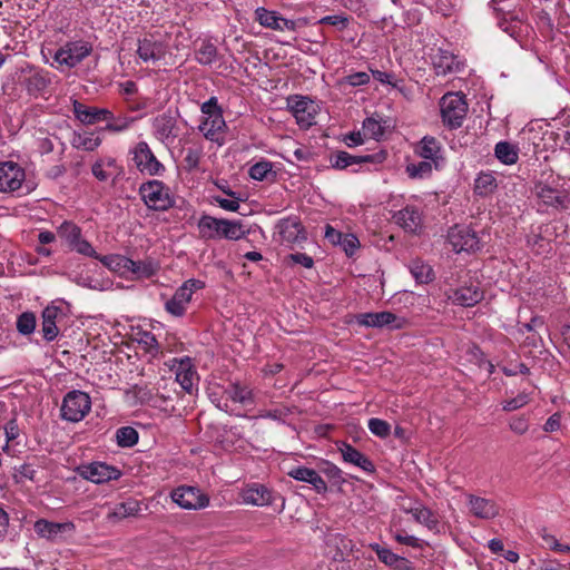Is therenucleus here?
<instances>
[{
	"instance_id": "nucleus-60",
	"label": "nucleus",
	"mask_w": 570,
	"mask_h": 570,
	"mask_svg": "<svg viewBox=\"0 0 570 570\" xmlns=\"http://www.w3.org/2000/svg\"><path fill=\"white\" fill-rule=\"evenodd\" d=\"M202 112L208 116L215 115V112H223L218 106L217 98L210 97L207 101L202 105Z\"/></svg>"
},
{
	"instance_id": "nucleus-9",
	"label": "nucleus",
	"mask_w": 570,
	"mask_h": 570,
	"mask_svg": "<svg viewBox=\"0 0 570 570\" xmlns=\"http://www.w3.org/2000/svg\"><path fill=\"white\" fill-rule=\"evenodd\" d=\"M77 470L83 479L94 483H104L117 480L121 474L115 466L102 462H92L90 464L80 465Z\"/></svg>"
},
{
	"instance_id": "nucleus-62",
	"label": "nucleus",
	"mask_w": 570,
	"mask_h": 570,
	"mask_svg": "<svg viewBox=\"0 0 570 570\" xmlns=\"http://www.w3.org/2000/svg\"><path fill=\"white\" fill-rule=\"evenodd\" d=\"M343 233L336 230L331 225H326L325 227V238L333 245H340L342 239L344 238Z\"/></svg>"
},
{
	"instance_id": "nucleus-40",
	"label": "nucleus",
	"mask_w": 570,
	"mask_h": 570,
	"mask_svg": "<svg viewBox=\"0 0 570 570\" xmlns=\"http://www.w3.org/2000/svg\"><path fill=\"white\" fill-rule=\"evenodd\" d=\"M117 443L121 448H130L138 442V432L131 426H122L116 433Z\"/></svg>"
},
{
	"instance_id": "nucleus-20",
	"label": "nucleus",
	"mask_w": 570,
	"mask_h": 570,
	"mask_svg": "<svg viewBox=\"0 0 570 570\" xmlns=\"http://www.w3.org/2000/svg\"><path fill=\"white\" fill-rule=\"evenodd\" d=\"M340 451L345 462L358 466L365 472H375L374 463L366 455H364L362 452H360L351 444L343 443L342 446L340 448Z\"/></svg>"
},
{
	"instance_id": "nucleus-43",
	"label": "nucleus",
	"mask_w": 570,
	"mask_h": 570,
	"mask_svg": "<svg viewBox=\"0 0 570 570\" xmlns=\"http://www.w3.org/2000/svg\"><path fill=\"white\" fill-rule=\"evenodd\" d=\"M386 151L380 150L375 154L354 156L350 154V160L352 165H361V164H382L386 159Z\"/></svg>"
},
{
	"instance_id": "nucleus-31",
	"label": "nucleus",
	"mask_w": 570,
	"mask_h": 570,
	"mask_svg": "<svg viewBox=\"0 0 570 570\" xmlns=\"http://www.w3.org/2000/svg\"><path fill=\"white\" fill-rule=\"evenodd\" d=\"M403 510L406 513H411L419 523L424 524L430 530L436 529L438 519L429 508L419 504L417 507L403 508Z\"/></svg>"
},
{
	"instance_id": "nucleus-10",
	"label": "nucleus",
	"mask_w": 570,
	"mask_h": 570,
	"mask_svg": "<svg viewBox=\"0 0 570 570\" xmlns=\"http://www.w3.org/2000/svg\"><path fill=\"white\" fill-rule=\"evenodd\" d=\"M449 242L456 252L479 249L480 240L476 233L468 226H454L449 230Z\"/></svg>"
},
{
	"instance_id": "nucleus-12",
	"label": "nucleus",
	"mask_w": 570,
	"mask_h": 570,
	"mask_svg": "<svg viewBox=\"0 0 570 570\" xmlns=\"http://www.w3.org/2000/svg\"><path fill=\"white\" fill-rule=\"evenodd\" d=\"M256 20L266 28L274 30H295L297 22L294 20L285 19L277 14L276 11H269L265 8H257L255 11Z\"/></svg>"
},
{
	"instance_id": "nucleus-6",
	"label": "nucleus",
	"mask_w": 570,
	"mask_h": 570,
	"mask_svg": "<svg viewBox=\"0 0 570 570\" xmlns=\"http://www.w3.org/2000/svg\"><path fill=\"white\" fill-rule=\"evenodd\" d=\"M91 51V45L86 41L68 42L56 52L55 60L60 65L75 67L88 57Z\"/></svg>"
},
{
	"instance_id": "nucleus-3",
	"label": "nucleus",
	"mask_w": 570,
	"mask_h": 570,
	"mask_svg": "<svg viewBox=\"0 0 570 570\" xmlns=\"http://www.w3.org/2000/svg\"><path fill=\"white\" fill-rule=\"evenodd\" d=\"M91 409L89 395L81 391H71L63 397L61 417L69 422L81 421Z\"/></svg>"
},
{
	"instance_id": "nucleus-32",
	"label": "nucleus",
	"mask_w": 570,
	"mask_h": 570,
	"mask_svg": "<svg viewBox=\"0 0 570 570\" xmlns=\"http://www.w3.org/2000/svg\"><path fill=\"white\" fill-rule=\"evenodd\" d=\"M410 272L419 284H428L434 279L432 267L419 258L411 262Z\"/></svg>"
},
{
	"instance_id": "nucleus-28",
	"label": "nucleus",
	"mask_w": 570,
	"mask_h": 570,
	"mask_svg": "<svg viewBox=\"0 0 570 570\" xmlns=\"http://www.w3.org/2000/svg\"><path fill=\"white\" fill-rule=\"evenodd\" d=\"M460 62L456 57L449 51H441L433 61L436 75H448L459 70Z\"/></svg>"
},
{
	"instance_id": "nucleus-29",
	"label": "nucleus",
	"mask_w": 570,
	"mask_h": 570,
	"mask_svg": "<svg viewBox=\"0 0 570 570\" xmlns=\"http://www.w3.org/2000/svg\"><path fill=\"white\" fill-rule=\"evenodd\" d=\"M140 510V501L129 499L125 502L118 503L107 518L108 520H121L128 517H136Z\"/></svg>"
},
{
	"instance_id": "nucleus-22",
	"label": "nucleus",
	"mask_w": 570,
	"mask_h": 570,
	"mask_svg": "<svg viewBox=\"0 0 570 570\" xmlns=\"http://www.w3.org/2000/svg\"><path fill=\"white\" fill-rule=\"evenodd\" d=\"M292 112L296 118L297 122L303 127H309L313 125V114L311 112L312 101L304 97H294L288 100Z\"/></svg>"
},
{
	"instance_id": "nucleus-1",
	"label": "nucleus",
	"mask_w": 570,
	"mask_h": 570,
	"mask_svg": "<svg viewBox=\"0 0 570 570\" xmlns=\"http://www.w3.org/2000/svg\"><path fill=\"white\" fill-rule=\"evenodd\" d=\"M199 236L203 239L225 238L238 240L248 233L238 220H228L215 218L209 215H203L198 220Z\"/></svg>"
},
{
	"instance_id": "nucleus-37",
	"label": "nucleus",
	"mask_w": 570,
	"mask_h": 570,
	"mask_svg": "<svg viewBox=\"0 0 570 570\" xmlns=\"http://www.w3.org/2000/svg\"><path fill=\"white\" fill-rule=\"evenodd\" d=\"M72 110L76 118L80 120L82 124L92 125L99 122V117H97L96 107H87L78 100H73Z\"/></svg>"
},
{
	"instance_id": "nucleus-51",
	"label": "nucleus",
	"mask_w": 570,
	"mask_h": 570,
	"mask_svg": "<svg viewBox=\"0 0 570 570\" xmlns=\"http://www.w3.org/2000/svg\"><path fill=\"white\" fill-rule=\"evenodd\" d=\"M529 402H530L529 394L522 392V393L518 394L515 397L505 401L503 404V410L508 411V412L514 411V410H518V409L522 407L523 405L528 404Z\"/></svg>"
},
{
	"instance_id": "nucleus-25",
	"label": "nucleus",
	"mask_w": 570,
	"mask_h": 570,
	"mask_svg": "<svg viewBox=\"0 0 570 570\" xmlns=\"http://www.w3.org/2000/svg\"><path fill=\"white\" fill-rule=\"evenodd\" d=\"M60 313H61V308L58 306H53V305L47 306L42 311V315H41L42 328H41V331H42L43 338L48 342L53 341L59 334V330L57 327L56 320Z\"/></svg>"
},
{
	"instance_id": "nucleus-63",
	"label": "nucleus",
	"mask_w": 570,
	"mask_h": 570,
	"mask_svg": "<svg viewBox=\"0 0 570 570\" xmlns=\"http://www.w3.org/2000/svg\"><path fill=\"white\" fill-rule=\"evenodd\" d=\"M528 421L522 416L512 417L510 421V429L518 434L525 433L528 431Z\"/></svg>"
},
{
	"instance_id": "nucleus-21",
	"label": "nucleus",
	"mask_w": 570,
	"mask_h": 570,
	"mask_svg": "<svg viewBox=\"0 0 570 570\" xmlns=\"http://www.w3.org/2000/svg\"><path fill=\"white\" fill-rule=\"evenodd\" d=\"M287 474L297 481L312 484L317 493H325L327 491L326 482L318 474V472L313 469L306 466H297L292 469Z\"/></svg>"
},
{
	"instance_id": "nucleus-8",
	"label": "nucleus",
	"mask_w": 570,
	"mask_h": 570,
	"mask_svg": "<svg viewBox=\"0 0 570 570\" xmlns=\"http://www.w3.org/2000/svg\"><path fill=\"white\" fill-rule=\"evenodd\" d=\"M134 161L141 173H147L150 176L160 175L165 170L164 165L155 157L145 141L138 142L135 147Z\"/></svg>"
},
{
	"instance_id": "nucleus-13",
	"label": "nucleus",
	"mask_w": 570,
	"mask_h": 570,
	"mask_svg": "<svg viewBox=\"0 0 570 570\" xmlns=\"http://www.w3.org/2000/svg\"><path fill=\"white\" fill-rule=\"evenodd\" d=\"M356 322L360 325H364L367 327H377L382 328L384 326H389L391 328H399L400 324H394L397 321V316L387 311L377 312V313H361L355 316Z\"/></svg>"
},
{
	"instance_id": "nucleus-24",
	"label": "nucleus",
	"mask_w": 570,
	"mask_h": 570,
	"mask_svg": "<svg viewBox=\"0 0 570 570\" xmlns=\"http://www.w3.org/2000/svg\"><path fill=\"white\" fill-rule=\"evenodd\" d=\"M452 301L461 306H473L483 299V292L478 285L462 286L450 296Z\"/></svg>"
},
{
	"instance_id": "nucleus-15",
	"label": "nucleus",
	"mask_w": 570,
	"mask_h": 570,
	"mask_svg": "<svg viewBox=\"0 0 570 570\" xmlns=\"http://www.w3.org/2000/svg\"><path fill=\"white\" fill-rule=\"evenodd\" d=\"M277 227L283 242L288 244H299L306 239V232L297 219H283L278 223Z\"/></svg>"
},
{
	"instance_id": "nucleus-19",
	"label": "nucleus",
	"mask_w": 570,
	"mask_h": 570,
	"mask_svg": "<svg viewBox=\"0 0 570 570\" xmlns=\"http://www.w3.org/2000/svg\"><path fill=\"white\" fill-rule=\"evenodd\" d=\"M226 128V122L223 112H215V115L206 117L198 129L206 139L220 144V134Z\"/></svg>"
},
{
	"instance_id": "nucleus-50",
	"label": "nucleus",
	"mask_w": 570,
	"mask_h": 570,
	"mask_svg": "<svg viewBox=\"0 0 570 570\" xmlns=\"http://www.w3.org/2000/svg\"><path fill=\"white\" fill-rule=\"evenodd\" d=\"M318 23L335 27L337 30H344L348 24V18L343 14L326 16L320 19Z\"/></svg>"
},
{
	"instance_id": "nucleus-27",
	"label": "nucleus",
	"mask_w": 570,
	"mask_h": 570,
	"mask_svg": "<svg viewBox=\"0 0 570 570\" xmlns=\"http://www.w3.org/2000/svg\"><path fill=\"white\" fill-rule=\"evenodd\" d=\"M186 286H180L173 297L166 303V311L174 316H183L186 312V305L190 302L191 296Z\"/></svg>"
},
{
	"instance_id": "nucleus-58",
	"label": "nucleus",
	"mask_w": 570,
	"mask_h": 570,
	"mask_svg": "<svg viewBox=\"0 0 570 570\" xmlns=\"http://www.w3.org/2000/svg\"><path fill=\"white\" fill-rule=\"evenodd\" d=\"M370 81V76L366 72L360 71L345 77V82L356 87L361 85H365Z\"/></svg>"
},
{
	"instance_id": "nucleus-64",
	"label": "nucleus",
	"mask_w": 570,
	"mask_h": 570,
	"mask_svg": "<svg viewBox=\"0 0 570 570\" xmlns=\"http://www.w3.org/2000/svg\"><path fill=\"white\" fill-rule=\"evenodd\" d=\"M374 79L382 83H387L396 87V82L393 81L394 75L385 71L374 70L372 71Z\"/></svg>"
},
{
	"instance_id": "nucleus-52",
	"label": "nucleus",
	"mask_w": 570,
	"mask_h": 570,
	"mask_svg": "<svg viewBox=\"0 0 570 570\" xmlns=\"http://www.w3.org/2000/svg\"><path fill=\"white\" fill-rule=\"evenodd\" d=\"M363 129L371 136V138L376 140H379L384 132L380 122L373 118H366L363 121Z\"/></svg>"
},
{
	"instance_id": "nucleus-7",
	"label": "nucleus",
	"mask_w": 570,
	"mask_h": 570,
	"mask_svg": "<svg viewBox=\"0 0 570 570\" xmlns=\"http://www.w3.org/2000/svg\"><path fill=\"white\" fill-rule=\"evenodd\" d=\"M33 528L39 537L52 542L65 539V535H71L76 530V525L71 521L59 523L46 519L37 520Z\"/></svg>"
},
{
	"instance_id": "nucleus-17",
	"label": "nucleus",
	"mask_w": 570,
	"mask_h": 570,
	"mask_svg": "<svg viewBox=\"0 0 570 570\" xmlns=\"http://www.w3.org/2000/svg\"><path fill=\"white\" fill-rule=\"evenodd\" d=\"M137 53L144 61L160 60L166 56V46L153 37H146L138 40Z\"/></svg>"
},
{
	"instance_id": "nucleus-39",
	"label": "nucleus",
	"mask_w": 570,
	"mask_h": 570,
	"mask_svg": "<svg viewBox=\"0 0 570 570\" xmlns=\"http://www.w3.org/2000/svg\"><path fill=\"white\" fill-rule=\"evenodd\" d=\"M196 60L202 65H210L217 58V48L209 41H204L200 48L195 52Z\"/></svg>"
},
{
	"instance_id": "nucleus-26",
	"label": "nucleus",
	"mask_w": 570,
	"mask_h": 570,
	"mask_svg": "<svg viewBox=\"0 0 570 570\" xmlns=\"http://www.w3.org/2000/svg\"><path fill=\"white\" fill-rule=\"evenodd\" d=\"M117 265L131 272L138 278H148L155 274V267L150 262L132 261L127 257L117 256Z\"/></svg>"
},
{
	"instance_id": "nucleus-44",
	"label": "nucleus",
	"mask_w": 570,
	"mask_h": 570,
	"mask_svg": "<svg viewBox=\"0 0 570 570\" xmlns=\"http://www.w3.org/2000/svg\"><path fill=\"white\" fill-rule=\"evenodd\" d=\"M321 472L324 473L328 478V480L336 485H340L345 482L342 470L328 461H324L322 463Z\"/></svg>"
},
{
	"instance_id": "nucleus-42",
	"label": "nucleus",
	"mask_w": 570,
	"mask_h": 570,
	"mask_svg": "<svg viewBox=\"0 0 570 570\" xmlns=\"http://www.w3.org/2000/svg\"><path fill=\"white\" fill-rule=\"evenodd\" d=\"M495 187V178L491 174H480L475 179L474 190L478 195H488L492 193Z\"/></svg>"
},
{
	"instance_id": "nucleus-33",
	"label": "nucleus",
	"mask_w": 570,
	"mask_h": 570,
	"mask_svg": "<svg viewBox=\"0 0 570 570\" xmlns=\"http://www.w3.org/2000/svg\"><path fill=\"white\" fill-rule=\"evenodd\" d=\"M535 194L546 205L552 207H559L563 205V197L554 188L549 187L544 184H538L535 186Z\"/></svg>"
},
{
	"instance_id": "nucleus-61",
	"label": "nucleus",
	"mask_w": 570,
	"mask_h": 570,
	"mask_svg": "<svg viewBox=\"0 0 570 570\" xmlns=\"http://www.w3.org/2000/svg\"><path fill=\"white\" fill-rule=\"evenodd\" d=\"M214 200L219 205L220 208L229 212H237L239 208L238 198L226 199L220 196L214 197Z\"/></svg>"
},
{
	"instance_id": "nucleus-46",
	"label": "nucleus",
	"mask_w": 570,
	"mask_h": 570,
	"mask_svg": "<svg viewBox=\"0 0 570 570\" xmlns=\"http://www.w3.org/2000/svg\"><path fill=\"white\" fill-rule=\"evenodd\" d=\"M432 161H420L419 164H410L406 173L411 178H423L432 173Z\"/></svg>"
},
{
	"instance_id": "nucleus-36",
	"label": "nucleus",
	"mask_w": 570,
	"mask_h": 570,
	"mask_svg": "<svg viewBox=\"0 0 570 570\" xmlns=\"http://www.w3.org/2000/svg\"><path fill=\"white\" fill-rule=\"evenodd\" d=\"M225 393L227 394L228 399L243 405L253 403L252 391L247 386L239 383L230 384L229 387L225 390Z\"/></svg>"
},
{
	"instance_id": "nucleus-57",
	"label": "nucleus",
	"mask_w": 570,
	"mask_h": 570,
	"mask_svg": "<svg viewBox=\"0 0 570 570\" xmlns=\"http://www.w3.org/2000/svg\"><path fill=\"white\" fill-rule=\"evenodd\" d=\"M394 539L401 544L410 546L413 548L421 547L420 539L415 538L414 535H409L404 531L396 532Z\"/></svg>"
},
{
	"instance_id": "nucleus-18",
	"label": "nucleus",
	"mask_w": 570,
	"mask_h": 570,
	"mask_svg": "<svg viewBox=\"0 0 570 570\" xmlns=\"http://www.w3.org/2000/svg\"><path fill=\"white\" fill-rule=\"evenodd\" d=\"M416 153L422 158L431 160L436 169L444 160L442 157V147L440 141L431 136H425L422 138L419 146L416 147Z\"/></svg>"
},
{
	"instance_id": "nucleus-59",
	"label": "nucleus",
	"mask_w": 570,
	"mask_h": 570,
	"mask_svg": "<svg viewBox=\"0 0 570 570\" xmlns=\"http://www.w3.org/2000/svg\"><path fill=\"white\" fill-rule=\"evenodd\" d=\"M288 259L295 264H301L306 268H312L314 265L313 258L305 253L291 254L288 255Z\"/></svg>"
},
{
	"instance_id": "nucleus-16",
	"label": "nucleus",
	"mask_w": 570,
	"mask_h": 570,
	"mask_svg": "<svg viewBox=\"0 0 570 570\" xmlns=\"http://www.w3.org/2000/svg\"><path fill=\"white\" fill-rule=\"evenodd\" d=\"M243 501L247 504L264 507L274 502L273 492L263 484L254 483L242 492Z\"/></svg>"
},
{
	"instance_id": "nucleus-55",
	"label": "nucleus",
	"mask_w": 570,
	"mask_h": 570,
	"mask_svg": "<svg viewBox=\"0 0 570 570\" xmlns=\"http://www.w3.org/2000/svg\"><path fill=\"white\" fill-rule=\"evenodd\" d=\"M99 144L100 139L92 136H78L77 140H75V146L85 150H94L99 146Z\"/></svg>"
},
{
	"instance_id": "nucleus-14",
	"label": "nucleus",
	"mask_w": 570,
	"mask_h": 570,
	"mask_svg": "<svg viewBox=\"0 0 570 570\" xmlns=\"http://www.w3.org/2000/svg\"><path fill=\"white\" fill-rule=\"evenodd\" d=\"M468 500L470 512L479 519H493L500 513V507L493 500L474 494H469Z\"/></svg>"
},
{
	"instance_id": "nucleus-41",
	"label": "nucleus",
	"mask_w": 570,
	"mask_h": 570,
	"mask_svg": "<svg viewBox=\"0 0 570 570\" xmlns=\"http://www.w3.org/2000/svg\"><path fill=\"white\" fill-rule=\"evenodd\" d=\"M36 315L32 312H23L18 316L17 330L22 335H30L36 328Z\"/></svg>"
},
{
	"instance_id": "nucleus-54",
	"label": "nucleus",
	"mask_w": 570,
	"mask_h": 570,
	"mask_svg": "<svg viewBox=\"0 0 570 570\" xmlns=\"http://www.w3.org/2000/svg\"><path fill=\"white\" fill-rule=\"evenodd\" d=\"M200 160V151L194 148H188L184 158L185 168L191 171L198 167Z\"/></svg>"
},
{
	"instance_id": "nucleus-45",
	"label": "nucleus",
	"mask_w": 570,
	"mask_h": 570,
	"mask_svg": "<svg viewBox=\"0 0 570 570\" xmlns=\"http://www.w3.org/2000/svg\"><path fill=\"white\" fill-rule=\"evenodd\" d=\"M371 548L375 551L379 560L391 568L394 567V564L399 561L401 557L392 552L390 549L384 548L377 543L371 544Z\"/></svg>"
},
{
	"instance_id": "nucleus-4",
	"label": "nucleus",
	"mask_w": 570,
	"mask_h": 570,
	"mask_svg": "<svg viewBox=\"0 0 570 570\" xmlns=\"http://www.w3.org/2000/svg\"><path fill=\"white\" fill-rule=\"evenodd\" d=\"M442 120L450 128H459L466 116L468 105L459 94H448L442 97L441 102Z\"/></svg>"
},
{
	"instance_id": "nucleus-49",
	"label": "nucleus",
	"mask_w": 570,
	"mask_h": 570,
	"mask_svg": "<svg viewBox=\"0 0 570 570\" xmlns=\"http://www.w3.org/2000/svg\"><path fill=\"white\" fill-rule=\"evenodd\" d=\"M271 171L272 164L269 161H259L249 168V176L255 180H264Z\"/></svg>"
},
{
	"instance_id": "nucleus-30",
	"label": "nucleus",
	"mask_w": 570,
	"mask_h": 570,
	"mask_svg": "<svg viewBox=\"0 0 570 570\" xmlns=\"http://www.w3.org/2000/svg\"><path fill=\"white\" fill-rule=\"evenodd\" d=\"M195 372L193 371L191 361L189 357L181 358L178 361V367L176 371V380L180 384V386L187 391L191 392L193 390V377Z\"/></svg>"
},
{
	"instance_id": "nucleus-2",
	"label": "nucleus",
	"mask_w": 570,
	"mask_h": 570,
	"mask_svg": "<svg viewBox=\"0 0 570 570\" xmlns=\"http://www.w3.org/2000/svg\"><path fill=\"white\" fill-rule=\"evenodd\" d=\"M139 194L145 204L154 210H167L174 205L169 189L160 180H149L139 188Z\"/></svg>"
},
{
	"instance_id": "nucleus-56",
	"label": "nucleus",
	"mask_w": 570,
	"mask_h": 570,
	"mask_svg": "<svg viewBox=\"0 0 570 570\" xmlns=\"http://www.w3.org/2000/svg\"><path fill=\"white\" fill-rule=\"evenodd\" d=\"M71 249L89 257H96V252L89 242L81 239V237L72 245Z\"/></svg>"
},
{
	"instance_id": "nucleus-38",
	"label": "nucleus",
	"mask_w": 570,
	"mask_h": 570,
	"mask_svg": "<svg viewBox=\"0 0 570 570\" xmlns=\"http://www.w3.org/2000/svg\"><path fill=\"white\" fill-rule=\"evenodd\" d=\"M57 233L59 237L66 239L70 248L81 237L80 227H78L76 224L71 222H63L58 227Z\"/></svg>"
},
{
	"instance_id": "nucleus-48",
	"label": "nucleus",
	"mask_w": 570,
	"mask_h": 570,
	"mask_svg": "<svg viewBox=\"0 0 570 570\" xmlns=\"http://www.w3.org/2000/svg\"><path fill=\"white\" fill-rule=\"evenodd\" d=\"M331 166L335 169L343 170L352 166L350 154L344 150H338L330 157Z\"/></svg>"
},
{
	"instance_id": "nucleus-47",
	"label": "nucleus",
	"mask_w": 570,
	"mask_h": 570,
	"mask_svg": "<svg viewBox=\"0 0 570 570\" xmlns=\"http://www.w3.org/2000/svg\"><path fill=\"white\" fill-rule=\"evenodd\" d=\"M368 430L379 438H387L391 433V425L381 419H370L368 421Z\"/></svg>"
},
{
	"instance_id": "nucleus-11",
	"label": "nucleus",
	"mask_w": 570,
	"mask_h": 570,
	"mask_svg": "<svg viewBox=\"0 0 570 570\" xmlns=\"http://www.w3.org/2000/svg\"><path fill=\"white\" fill-rule=\"evenodd\" d=\"M24 180V170L16 163L0 164V191H14L21 187Z\"/></svg>"
},
{
	"instance_id": "nucleus-53",
	"label": "nucleus",
	"mask_w": 570,
	"mask_h": 570,
	"mask_svg": "<svg viewBox=\"0 0 570 570\" xmlns=\"http://www.w3.org/2000/svg\"><path fill=\"white\" fill-rule=\"evenodd\" d=\"M347 256H352L360 246V240L353 234H345L340 244Z\"/></svg>"
},
{
	"instance_id": "nucleus-5",
	"label": "nucleus",
	"mask_w": 570,
	"mask_h": 570,
	"mask_svg": "<svg viewBox=\"0 0 570 570\" xmlns=\"http://www.w3.org/2000/svg\"><path fill=\"white\" fill-rule=\"evenodd\" d=\"M170 497L175 503L186 510H200L209 504V497L195 487H178L173 490Z\"/></svg>"
},
{
	"instance_id": "nucleus-34",
	"label": "nucleus",
	"mask_w": 570,
	"mask_h": 570,
	"mask_svg": "<svg viewBox=\"0 0 570 570\" xmlns=\"http://www.w3.org/2000/svg\"><path fill=\"white\" fill-rule=\"evenodd\" d=\"M154 127L161 139H167L170 136L175 137L173 131L176 127V119L170 114L159 115L154 120Z\"/></svg>"
},
{
	"instance_id": "nucleus-35",
	"label": "nucleus",
	"mask_w": 570,
	"mask_h": 570,
	"mask_svg": "<svg viewBox=\"0 0 570 570\" xmlns=\"http://www.w3.org/2000/svg\"><path fill=\"white\" fill-rule=\"evenodd\" d=\"M518 147L508 141L498 142L494 149L497 158L505 165H513L518 161Z\"/></svg>"
},
{
	"instance_id": "nucleus-23",
	"label": "nucleus",
	"mask_w": 570,
	"mask_h": 570,
	"mask_svg": "<svg viewBox=\"0 0 570 570\" xmlns=\"http://www.w3.org/2000/svg\"><path fill=\"white\" fill-rule=\"evenodd\" d=\"M394 220L404 230L416 233L422 224L421 214L415 207L406 206L394 215Z\"/></svg>"
}]
</instances>
